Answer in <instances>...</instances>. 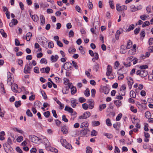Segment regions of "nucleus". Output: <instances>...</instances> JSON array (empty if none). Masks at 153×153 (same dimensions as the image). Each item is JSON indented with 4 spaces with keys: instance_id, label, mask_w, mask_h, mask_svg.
Returning a JSON list of instances; mask_svg holds the SVG:
<instances>
[{
    "instance_id": "nucleus-33",
    "label": "nucleus",
    "mask_w": 153,
    "mask_h": 153,
    "mask_svg": "<svg viewBox=\"0 0 153 153\" xmlns=\"http://www.w3.org/2000/svg\"><path fill=\"white\" fill-rule=\"evenodd\" d=\"M88 123L87 122H83L81 123L80 125V128H83L84 126L85 127H88Z\"/></svg>"
},
{
    "instance_id": "nucleus-45",
    "label": "nucleus",
    "mask_w": 153,
    "mask_h": 153,
    "mask_svg": "<svg viewBox=\"0 0 153 153\" xmlns=\"http://www.w3.org/2000/svg\"><path fill=\"white\" fill-rule=\"evenodd\" d=\"M150 25V23L149 21H146L142 25V27H144L146 26H149Z\"/></svg>"
},
{
    "instance_id": "nucleus-46",
    "label": "nucleus",
    "mask_w": 153,
    "mask_h": 153,
    "mask_svg": "<svg viewBox=\"0 0 153 153\" xmlns=\"http://www.w3.org/2000/svg\"><path fill=\"white\" fill-rule=\"evenodd\" d=\"M82 107L85 110L89 108L88 104L85 103L82 104Z\"/></svg>"
},
{
    "instance_id": "nucleus-56",
    "label": "nucleus",
    "mask_w": 153,
    "mask_h": 153,
    "mask_svg": "<svg viewBox=\"0 0 153 153\" xmlns=\"http://www.w3.org/2000/svg\"><path fill=\"white\" fill-rule=\"evenodd\" d=\"M55 121L56 125L57 126H59L60 124L61 123V122L58 119L55 120Z\"/></svg>"
},
{
    "instance_id": "nucleus-48",
    "label": "nucleus",
    "mask_w": 153,
    "mask_h": 153,
    "mask_svg": "<svg viewBox=\"0 0 153 153\" xmlns=\"http://www.w3.org/2000/svg\"><path fill=\"white\" fill-rule=\"evenodd\" d=\"M140 18L143 20H146V18H147V16L146 15H143L140 16Z\"/></svg>"
},
{
    "instance_id": "nucleus-6",
    "label": "nucleus",
    "mask_w": 153,
    "mask_h": 153,
    "mask_svg": "<svg viewBox=\"0 0 153 153\" xmlns=\"http://www.w3.org/2000/svg\"><path fill=\"white\" fill-rule=\"evenodd\" d=\"M87 103H88V106L90 109H92L94 107V101L91 99H89L88 100Z\"/></svg>"
},
{
    "instance_id": "nucleus-3",
    "label": "nucleus",
    "mask_w": 153,
    "mask_h": 153,
    "mask_svg": "<svg viewBox=\"0 0 153 153\" xmlns=\"http://www.w3.org/2000/svg\"><path fill=\"white\" fill-rule=\"evenodd\" d=\"M117 10L118 11L126 10L127 9V7L125 5L120 6L119 4H117L116 6Z\"/></svg>"
},
{
    "instance_id": "nucleus-25",
    "label": "nucleus",
    "mask_w": 153,
    "mask_h": 153,
    "mask_svg": "<svg viewBox=\"0 0 153 153\" xmlns=\"http://www.w3.org/2000/svg\"><path fill=\"white\" fill-rule=\"evenodd\" d=\"M134 28V24H131L130 25L128 28L127 29V31L129 32L130 30H133Z\"/></svg>"
},
{
    "instance_id": "nucleus-23",
    "label": "nucleus",
    "mask_w": 153,
    "mask_h": 153,
    "mask_svg": "<svg viewBox=\"0 0 153 153\" xmlns=\"http://www.w3.org/2000/svg\"><path fill=\"white\" fill-rule=\"evenodd\" d=\"M56 102H57V103L59 105V108L60 109H63L64 107V104H62L61 102L58 100H56Z\"/></svg>"
},
{
    "instance_id": "nucleus-27",
    "label": "nucleus",
    "mask_w": 153,
    "mask_h": 153,
    "mask_svg": "<svg viewBox=\"0 0 153 153\" xmlns=\"http://www.w3.org/2000/svg\"><path fill=\"white\" fill-rule=\"evenodd\" d=\"M92 125L94 126H96L100 125V123L99 121H94L92 122Z\"/></svg>"
},
{
    "instance_id": "nucleus-52",
    "label": "nucleus",
    "mask_w": 153,
    "mask_h": 153,
    "mask_svg": "<svg viewBox=\"0 0 153 153\" xmlns=\"http://www.w3.org/2000/svg\"><path fill=\"white\" fill-rule=\"evenodd\" d=\"M23 140V137L22 136L18 137L16 139V140L18 142H20Z\"/></svg>"
},
{
    "instance_id": "nucleus-39",
    "label": "nucleus",
    "mask_w": 153,
    "mask_h": 153,
    "mask_svg": "<svg viewBox=\"0 0 153 153\" xmlns=\"http://www.w3.org/2000/svg\"><path fill=\"white\" fill-rule=\"evenodd\" d=\"M43 114L45 117L48 118L50 115V112L49 111H47L44 113Z\"/></svg>"
},
{
    "instance_id": "nucleus-17",
    "label": "nucleus",
    "mask_w": 153,
    "mask_h": 153,
    "mask_svg": "<svg viewBox=\"0 0 153 153\" xmlns=\"http://www.w3.org/2000/svg\"><path fill=\"white\" fill-rule=\"evenodd\" d=\"M132 46V41L130 39L128 42L127 43L126 48L128 49H130Z\"/></svg>"
},
{
    "instance_id": "nucleus-5",
    "label": "nucleus",
    "mask_w": 153,
    "mask_h": 153,
    "mask_svg": "<svg viewBox=\"0 0 153 153\" xmlns=\"http://www.w3.org/2000/svg\"><path fill=\"white\" fill-rule=\"evenodd\" d=\"M29 139L32 142L34 143H36L37 141L39 140L38 137L33 135H30L29 137Z\"/></svg>"
},
{
    "instance_id": "nucleus-44",
    "label": "nucleus",
    "mask_w": 153,
    "mask_h": 153,
    "mask_svg": "<svg viewBox=\"0 0 153 153\" xmlns=\"http://www.w3.org/2000/svg\"><path fill=\"white\" fill-rule=\"evenodd\" d=\"M122 116V114L121 113H120L118 114L116 118V121H119L120 120V119Z\"/></svg>"
},
{
    "instance_id": "nucleus-58",
    "label": "nucleus",
    "mask_w": 153,
    "mask_h": 153,
    "mask_svg": "<svg viewBox=\"0 0 153 153\" xmlns=\"http://www.w3.org/2000/svg\"><path fill=\"white\" fill-rule=\"evenodd\" d=\"M34 71L35 73L38 74L39 73V68L37 67H35L34 68Z\"/></svg>"
},
{
    "instance_id": "nucleus-49",
    "label": "nucleus",
    "mask_w": 153,
    "mask_h": 153,
    "mask_svg": "<svg viewBox=\"0 0 153 153\" xmlns=\"http://www.w3.org/2000/svg\"><path fill=\"white\" fill-rule=\"evenodd\" d=\"M52 113L53 114V116L56 118L58 117L56 113V111L55 110H53L52 111Z\"/></svg>"
},
{
    "instance_id": "nucleus-34",
    "label": "nucleus",
    "mask_w": 153,
    "mask_h": 153,
    "mask_svg": "<svg viewBox=\"0 0 153 153\" xmlns=\"http://www.w3.org/2000/svg\"><path fill=\"white\" fill-rule=\"evenodd\" d=\"M145 116L147 118H149L151 116V114L149 111L146 112L145 114Z\"/></svg>"
},
{
    "instance_id": "nucleus-24",
    "label": "nucleus",
    "mask_w": 153,
    "mask_h": 153,
    "mask_svg": "<svg viewBox=\"0 0 153 153\" xmlns=\"http://www.w3.org/2000/svg\"><path fill=\"white\" fill-rule=\"evenodd\" d=\"M0 33H1L3 37L5 38L7 37V35L3 29L0 30Z\"/></svg>"
},
{
    "instance_id": "nucleus-28",
    "label": "nucleus",
    "mask_w": 153,
    "mask_h": 153,
    "mask_svg": "<svg viewBox=\"0 0 153 153\" xmlns=\"http://www.w3.org/2000/svg\"><path fill=\"white\" fill-rule=\"evenodd\" d=\"M130 97L132 98H135L136 97V93L133 91H131L130 92Z\"/></svg>"
},
{
    "instance_id": "nucleus-22",
    "label": "nucleus",
    "mask_w": 153,
    "mask_h": 153,
    "mask_svg": "<svg viewBox=\"0 0 153 153\" xmlns=\"http://www.w3.org/2000/svg\"><path fill=\"white\" fill-rule=\"evenodd\" d=\"M71 92L72 95L75 94L76 92V89L75 87L72 86L71 88Z\"/></svg>"
},
{
    "instance_id": "nucleus-37",
    "label": "nucleus",
    "mask_w": 153,
    "mask_h": 153,
    "mask_svg": "<svg viewBox=\"0 0 153 153\" xmlns=\"http://www.w3.org/2000/svg\"><path fill=\"white\" fill-rule=\"evenodd\" d=\"M103 135L106 136L108 138H111L112 137V135L110 134L104 133Z\"/></svg>"
},
{
    "instance_id": "nucleus-51",
    "label": "nucleus",
    "mask_w": 153,
    "mask_h": 153,
    "mask_svg": "<svg viewBox=\"0 0 153 153\" xmlns=\"http://www.w3.org/2000/svg\"><path fill=\"white\" fill-rule=\"evenodd\" d=\"M62 120L65 122H67L68 121V119L66 118V116L63 115L62 116Z\"/></svg>"
},
{
    "instance_id": "nucleus-9",
    "label": "nucleus",
    "mask_w": 153,
    "mask_h": 153,
    "mask_svg": "<svg viewBox=\"0 0 153 153\" xmlns=\"http://www.w3.org/2000/svg\"><path fill=\"white\" fill-rule=\"evenodd\" d=\"M148 74L147 72L145 70H141L140 76L142 77H144Z\"/></svg>"
},
{
    "instance_id": "nucleus-41",
    "label": "nucleus",
    "mask_w": 153,
    "mask_h": 153,
    "mask_svg": "<svg viewBox=\"0 0 153 153\" xmlns=\"http://www.w3.org/2000/svg\"><path fill=\"white\" fill-rule=\"evenodd\" d=\"M106 107V105L105 104H103L102 105H100L99 106L100 111H101L102 109L105 108Z\"/></svg>"
},
{
    "instance_id": "nucleus-32",
    "label": "nucleus",
    "mask_w": 153,
    "mask_h": 153,
    "mask_svg": "<svg viewBox=\"0 0 153 153\" xmlns=\"http://www.w3.org/2000/svg\"><path fill=\"white\" fill-rule=\"evenodd\" d=\"M21 105V102L20 100L16 101L15 102V105L16 108H18Z\"/></svg>"
},
{
    "instance_id": "nucleus-54",
    "label": "nucleus",
    "mask_w": 153,
    "mask_h": 153,
    "mask_svg": "<svg viewBox=\"0 0 153 153\" xmlns=\"http://www.w3.org/2000/svg\"><path fill=\"white\" fill-rule=\"evenodd\" d=\"M86 118L89 117L91 115V113L89 111H87L84 113Z\"/></svg>"
},
{
    "instance_id": "nucleus-50",
    "label": "nucleus",
    "mask_w": 153,
    "mask_h": 153,
    "mask_svg": "<svg viewBox=\"0 0 153 153\" xmlns=\"http://www.w3.org/2000/svg\"><path fill=\"white\" fill-rule=\"evenodd\" d=\"M99 68V65L98 64L96 63V64L94 66V69L96 71H97L98 69Z\"/></svg>"
},
{
    "instance_id": "nucleus-14",
    "label": "nucleus",
    "mask_w": 153,
    "mask_h": 153,
    "mask_svg": "<svg viewBox=\"0 0 153 153\" xmlns=\"http://www.w3.org/2000/svg\"><path fill=\"white\" fill-rule=\"evenodd\" d=\"M61 131L64 134H67L68 133V130L65 126H62L61 128Z\"/></svg>"
},
{
    "instance_id": "nucleus-57",
    "label": "nucleus",
    "mask_w": 153,
    "mask_h": 153,
    "mask_svg": "<svg viewBox=\"0 0 153 153\" xmlns=\"http://www.w3.org/2000/svg\"><path fill=\"white\" fill-rule=\"evenodd\" d=\"M91 93L92 97H94L96 93L95 90L94 89H92L91 90Z\"/></svg>"
},
{
    "instance_id": "nucleus-29",
    "label": "nucleus",
    "mask_w": 153,
    "mask_h": 153,
    "mask_svg": "<svg viewBox=\"0 0 153 153\" xmlns=\"http://www.w3.org/2000/svg\"><path fill=\"white\" fill-rule=\"evenodd\" d=\"M86 153H92V149L89 146H88L86 148Z\"/></svg>"
},
{
    "instance_id": "nucleus-40",
    "label": "nucleus",
    "mask_w": 153,
    "mask_h": 153,
    "mask_svg": "<svg viewBox=\"0 0 153 153\" xmlns=\"http://www.w3.org/2000/svg\"><path fill=\"white\" fill-rule=\"evenodd\" d=\"M85 99L83 97H80L79 98V101L81 103L85 102Z\"/></svg>"
},
{
    "instance_id": "nucleus-4",
    "label": "nucleus",
    "mask_w": 153,
    "mask_h": 153,
    "mask_svg": "<svg viewBox=\"0 0 153 153\" xmlns=\"http://www.w3.org/2000/svg\"><path fill=\"white\" fill-rule=\"evenodd\" d=\"M127 79L128 80V83L129 88L130 89H131L132 85L134 83L133 80L132 78L130 77H127Z\"/></svg>"
},
{
    "instance_id": "nucleus-43",
    "label": "nucleus",
    "mask_w": 153,
    "mask_h": 153,
    "mask_svg": "<svg viewBox=\"0 0 153 153\" xmlns=\"http://www.w3.org/2000/svg\"><path fill=\"white\" fill-rule=\"evenodd\" d=\"M48 46L49 48H52L54 47V44L52 42H49L48 43Z\"/></svg>"
},
{
    "instance_id": "nucleus-21",
    "label": "nucleus",
    "mask_w": 153,
    "mask_h": 153,
    "mask_svg": "<svg viewBox=\"0 0 153 153\" xmlns=\"http://www.w3.org/2000/svg\"><path fill=\"white\" fill-rule=\"evenodd\" d=\"M102 89L104 93L105 94H107L109 92V89L106 86H103Z\"/></svg>"
},
{
    "instance_id": "nucleus-38",
    "label": "nucleus",
    "mask_w": 153,
    "mask_h": 153,
    "mask_svg": "<svg viewBox=\"0 0 153 153\" xmlns=\"http://www.w3.org/2000/svg\"><path fill=\"white\" fill-rule=\"evenodd\" d=\"M140 30V27H137L134 30V33L135 35H137L139 33Z\"/></svg>"
},
{
    "instance_id": "nucleus-61",
    "label": "nucleus",
    "mask_w": 153,
    "mask_h": 153,
    "mask_svg": "<svg viewBox=\"0 0 153 153\" xmlns=\"http://www.w3.org/2000/svg\"><path fill=\"white\" fill-rule=\"evenodd\" d=\"M50 71V68L49 67H47L45 68V71L47 73H48Z\"/></svg>"
},
{
    "instance_id": "nucleus-60",
    "label": "nucleus",
    "mask_w": 153,
    "mask_h": 153,
    "mask_svg": "<svg viewBox=\"0 0 153 153\" xmlns=\"http://www.w3.org/2000/svg\"><path fill=\"white\" fill-rule=\"evenodd\" d=\"M126 85L125 84L123 85L120 89V91H121L122 90L124 91L126 89Z\"/></svg>"
},
{
    "instance_id": "nucleus-11",
    "label": "nucleus",
    "mask_w": 153,
    "mask_h": 153,
    "mask_svg": "<svg viewBox=\"0 0 153 153\" xmlns=\"http://www.w3.org/2000/svg\"><path fill=\"white\" fill-rule=\"evenodd\" d=\"M59 58V56L57 55H55V56L52 55L51 57V60L52 62H55L58 60Z\"/></svg>"
},
{
    "instance_id": "nucleus-35",
    "label": "nucleus",
    "mask_w": 153,
    "mask_h": 153,
    "mask_svg": "<svg viewBox=\"0 0 153 153\" xmlns=\"http://www.w3.org/2000/svg\"><path fill=\"white\" fill-rule=\"evenodd\" d=\"M26 113L27 115L29 117H32L33 116V114L29 109H27V110Z\"/></svg>"
},
{
    "instance_id": "nucleus-55",
    "label": "nucleus",
    "mask_w": 153,
    "mask_h": 153,
    "mask_svg": "<svg viewBox=\"0 0 153 153\" xmlns=\"http://www.w3.org/2000/svg\"><path fill=\"white\" fill-rule=\"evenodd\" d=\"M93 6V5L92 3L90 1H89V4L88 5V7L89 8V9L90 10H91V9H92Z\"/></svg>"
},
{
    "instance_id": "nucleus-53",
    "label": "nucleus",
    "mask_w": 153,
    "mask_h": 153,
    "mask_svg": "<svg viewBox=\"0 0 153 153\" xmlns=\"http://www.w3.org/2000/svg\"><path fill=\"white\" fill-rule=\"evenodd\" d=\"M110 6V7L112 9H114V4L113 1H110L109 2Z\"/></svg>"
},
{
    "instance_id": "nucleus-20",
    "label": "nucleus",
    "mask_w": 153,
    "mask_h": 153,
    "mask_svg": "<svg viewBox=\"0 0 153 153\" xmlns=\"http://www.w3.org/2000/svg\"><path fill=\"white\" fill-rule=\"evenodd\" d=\"M31 17L34 22H36L39 20V17L37 15H34L33 16H32Z\"/></svg>"
},
{
    "instance_id": "nucleus-36",
    "label": "nucleus",
    "mask_w": 153,
    "mask_h": 153,
    "mask_svg": "<svg viewBox=\"0 0 153 153\" xmlns=\"http://www.w3.org/2000/svg\"><path fill=\"white\" fill-rule=\"evenodd\" d=\"M97 134V131L93 129L92 130L91 132V135L92 136H96Z\"/></svg>"
},
{
    "instance_id": "nucleus-2",
    "label": "nucleus",
    "mask_w": 153,
    "mask_h": 153,
    "mask_svg": "<svg viewBox=\"0 0 153 153\" xmlns=\"http://www.w3.org/2000/svg\"><path fill=\"white\" fill-rule=\"evenodd\" d=\"M63 67L65 70L69 71L72 69V64L71 62H67L62 66V68Z\"/></svg>"
},
{
    "instance_id": "nucleus-62",
    "label": "nucleus",
    "mask_w": 153,
    "mask_h": 153,
    "mask_svg": "<svg viewBox=\"0 0 153 153\" xmlns=\"http://www.w3.org/2000/svg\"><path fill=\"white\" fill-rule=\"evenodd\" d=\"M72 63L73 66L76 69H77L78 68V66L77 65V63L74 61H72Z\"/></svg>"
},
{
    "instance_id": "nucleus-1",
    "label": "nucleus",
    "mask_w": 153,
    "mask_h": 153,
    "mask_svg": "<svg viewBox=\"0 0 153 153\" xmlns=\"http://www.w3.org/2000/svg\"><path fill=\"white\" fill-rule=\"evenodd\" d=\"M60 142L61 143L62 145L65 147L66 149H72V146L71 145L68 143H67L66 140L62 139H60Z\"/></svg>"
},
{
    "instance_id": "nucleus-59",
    "label": "nucleus",
    "mask_w": 153,
    "mask_h": 153,
    "mask_svg": "<svg viewBox=\"0 0 153 153\" xmlns=\"http://www.w3.org/2000/svg\"><path fill=\"white\" fill-rule=\"evenodd\" d=\"M131 10L132 12H135L137 10L135 6L134 5H132L131 6Z\"/></svg>"
},
{
    "instance_id": "nucleus-18",
    "label": "nucleus",
    "mask_w": 153,
    "mask_h": 153,
    "mask_svg": "<svg viewBox=\"0 0 153 153\" xmlns=\"http://www.w3.org/2000/svg\"><path fill=\"white\" fill-rule=\"evenodd\" d=\"M88 131L87 128H84V129L81 130L80 131V133L82 135H85L87 134Z\"/></svg>"
},
{
    "instance_id": "nucleus-19",
    "label": "nucleus",
    "mask_w": 153,
    "mask_h": 153,
    "mask_svg": "<svg viewBox=\"0 0 153 153\" xmlns=\"http://www.w3.org/2000/svg\"><path fill=\"white\" fill-rule=\"evenodd\" d=\"M114 103L118 107H119L122 104L121 101L118 100H115Z\"/></svg>"
},
{
    "instance_id": "nucleus-47",
    "label": "nucleus",
    "mask_w": 153,
    "mask_h": 153,
    "mask_svg": "<svg viewBox=\"0 0 153 153\" xmlns=\"http://www.w3.org/2000/svg\"><path fill=\"white\" fill-rule=\"evenodd\" d=\"M139 68L142 70H144V69L148 68V66L146 65H141Z\"/></svg>"
},
{
    "instance_id": "nucleus-8",
    "label": "nucleus",
    "mask_w": 153,
    "mask_h": 153,
    "mask_svg": "<svg viewBox=\"0 0 153 153\" xmlns=\"http://www.w3.org/2000/svg\"><path fill=\"white\" fill-rule=\"evenodd\" d=\"M18 22V20L15 19H13L11 21V22L9 24V26L10 27H13V25H16Z\"/></svg>"
},
{
    "instance_id": "nucleus-63",
    "label": "nucleus",
    "mask_w": 153,
    "mask_h": 153,
    "mask_svg": "<svg viewBox=\"0 0 153 153\" xmlns=\"http://www.w3.org/2000/svg\"><path fill=\"white\" fill-rule=\"evenodd\" d=\"M120 150L118 148L115 146V150H114V152L115 153H120Z\"/></svg>"
},
{
    "instance_id": "nucleus-15",
    "label": "nucleus",
    "mask_w": 153,
    "mask_h": 153,
    "mask_svg": "<svg viewBox=\"0 0 153 153\" xmlns=\"http://www.w3.org/2000/svg\"><path fill=\"white\" fill-rule=\"evenodd\" d=\"M65 110L66 111H68L69 113H72L73 112V109L67 106H66L65 108Z\"/></svg>"
},
{
    "instance_id": "nucleus-30",
    "label": "nucleus",
    "mask_w": 153,
    "mask_h": 153,
    "mask_svg": "<svg viewBox=\"0 0 153 153\" xmlns=\"http://www.w3.org/2000/svg\"><path fill=\"white\" fill-rule=\"evenodd\" d=\"M71 106L73 108L75 107L76 106V105L77 104V103L76 102L75 100H71Z\"/></svg>"
},
{
    "instance_id": "nucleus-26",
    "label": "nucleus",
    "mask_w": 153,
    "mask_h": 153,
    "mask_svg": "<svg viewBox=\"0 0 153 153\" xmlns=\"http://www.w3.org/2000/svg\"><path fill=\"white\" fill-rule=\"evenodd\" d=\"M85 95L86 97H88L90 95V92L89 88H87L84 92Z\"/></svg>"
},
{
    "instance_id": "nucleus-16",
    "label": "nucleus",
    "mask_w": 153,
    "mask_h": 153,
    "mask_svg": "<svg viewBox=\"0 0 153 153\" xmlns=\"http://www.w3.org/2000/svg\"><path fill=\"white\" fill-rule=\"evenodd\" d=\"M40 19L41 21V25H43L45 22V18L43 15L40 16Z\"/></svg>"
},
{
    "instance_id": "nucleus-64",
    "label": "nucleus",
    "mask_w": 153,
    "mask_h": 153,
    "mask_svg": "<svg viewBox=\"0 0 153 153\" xmlns=\"http://www.w3.org/2000/svg\"><path fill=\"white\" fill-rule=\"evenodd\" d=\"M37 151L36 149L34 148H32L30 150V152L31 153H36Z\"/></svg>"
},
{
    "instance_id": "nucleus-13",
    "label": "nucleus",
    "mask_w": 153,
    "mask_h": 153,
    "mask_svg": "<svg viewBox=\"0 0 153 153\" xmlns=\"http://www.w3.org/2000/svg\"><path fill=\"white\" fill-rule=\"evenodd\" d=\"M32 36V35L30 32H28L26 34L25 37V39L27 41H29L30 40L31 37Z\"/></svg>"
},
{
    "instance_id": "nucleus-7",
    "label": "nucleus",
    "mask_w": 153,
    "mask_h": 153,
    "mask_svg": "<svg viewBox=\"0 0 153 153\" xmlns=\"http://www.w3.org/2000/svg\"><path fill=\"white\" fill-rule=\"evenodd\" d=\"M30 66H29L28 64H27L25 66L24 72L25 74H29L30 73Z\"/></svg>"
},
{
    "instance_id": "nucleus-12",
    "label": "nucleus",
    "mask_w": 153,
    "mask_h": 153,
    "mask_svg": "<svg viewBox=\"0 0 153 153\" xmlns=\"http://www.w3.org/2000/svg\"><path fill=\"white\" fill-rule=\"evenodd\" d=\"M17 88L18 85L16 84H13L11 86L12 90L14 92H17Z\"/></svg>"
},
{
    "instance_id": "nucleus-10",
    "label": "nucleus",
    "mask_w": 153,
    "mask_h": 153,
    "mask_svg": "<svg viewBox=\"0 0 153 153\" xmlns=\"http://www.w3.org/2000/svg\"><path fill=\"white\" fill-rule=\"evenodd\" d=\"M4 146L5 150H8L10 152L11 151L12 149L10 146V144L5 143L4 144Z\"/></svg>"
},
{
    "instance_id": "nucleus-31",
    "label": "nucleus",
    "mask_w": 153,
    "mask_h": 153,
    "mask_svg": "<svg viewBox=\"0 0 153 153\" xmlns=\"http://www.w3.org/2000/svg\"><path fill=\"white\" fill-rule=\"evenodd\" d=\"M106 123L107 125L108 126H111L112 125L111 123V122L109 118H108L106 119Z\"/></svg>"
},
{
    "instance_id": "nucleus-42",
    "label": "nucleus",
    "mask_w": 153,
    "mask_h": 153,
    "mask_svg": "<svg viewBox=\"0 0 153 153\" xmlns=\"http://www.w3.org/2000/svg\"><path fill=\"white\" fill-rule=\"evenodd\" d=\"M40 62L41 63H44L45 64H46L47 63V61L46 60V59L44 58H42L40 61Z\"/></svg>"
}]
</instances>
